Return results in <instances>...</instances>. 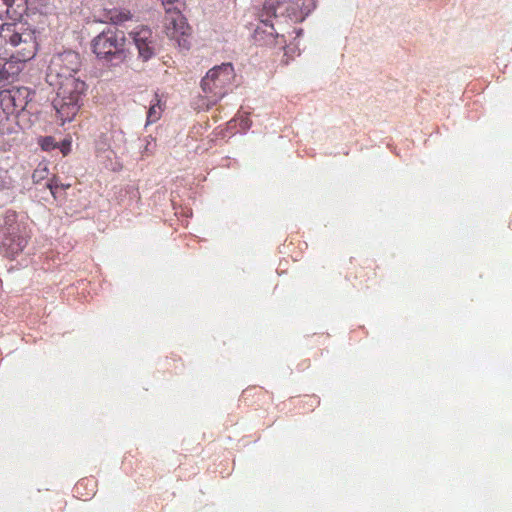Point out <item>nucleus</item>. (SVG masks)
Listing matches in <instances>:
<instances>
[{"label": "nucleus", "mask_w": 512, "mask_h": 512, "mask_svg": "<svg viewBox=\"0 0 512 512\" xmlns=\"http://www.w3.org/2000/svg\"><path fill=\"white\" fill-rule=\"evenodd\" d=\"M80 67V55L74 51H64L54 55L47 68L46 81L56 90L53 107L62 125L77 115L87 88L78 76Z\"/></svg>", "instance_id": "1"}, {"label": "nucleus", "mask_w": 512, "mask_h": 512, "mask_svg": "<svg viewBox=\"0 0 512 512\" xmlns=\"http://www.w3.org/2000/svg\"><path fill=\"white\" fill-rule=\"evenodd\" d=\"M37 52L35 31L22 23H5L0 26V86L14 82L22 68L19 63L31 60Z\"/></svg>", "instance_id": "2"}, {"label": "nucleus", "mask_w": 512, "mask_h": 512, "mask_svg": "<svg viewBox=\"0 0 512 512\" xmlns=\"http://www.w3.org/2000/svg\"><path fill=\"white\" fill-rule=\"evenodd\" d=\"M235 76L231 63L215 66L206 73L201 81V88L212 105H215L232 89Z\"/></svg>", "instance_id": "3"}, {"label": "nucleus", "mask_w": 512, "mask_h": 512, "mask_svg": "<svg viewBox=\"0 0 512 512\" xmlns=\"http://www.w3.org/2000/svg\"><path fill=\"white\" fill-rule=\"evenodd\" d=\"M126 45L122 31L108 28L93 38L91 48L98 59L112 61L121 58Z\"/></svg>", "instance_id": "4"}, {"label": "nucleus", "mask_w": 512, "mask_h": 512, "mask_svg": "<svg viewBox=\"0 0 512 512\" xmlns=\"http://www.w3.org/2000/svg\"><path fill=\"white\" fill-rule=\"evenodd\" d=\"M29 233L23 223L8 220L0 227V247L7 256L13 257L26 247Z\"/></svg>", "instance_id": "5"}, {"label": "nucleus", "mask_w": 512, "mask_h": 512, "mask_svg": "<svg viewBox=\"0 0 512 512\" xmlns=\"http://www.w3.org/2000/svg\"><path fill=\"white\" fill-rule=\"evenodd\" d=\"M164 27L166 35L170 39L175 40L179 47L189 48L191 28L180 10L166 8Z\"/></svg>", "instance_id": "6"}, {"label": "nucleus", "mask_w": 512, "mask_h": 512, "mask_svg": "<svg viewBox=\"0 0 512 512\" xmlns=\"http://www.w3.org/2000/svg\"><path fill=\"white\" fill-rule=\"evenodd\" d=\"M34 92L27 87H13L0 92V106L8 115L18 114L25 110L34 96Z\"/></svg>", "instance_id": "7"}, {"label": "nucleus", "mask_w": 512, "mask_h": 512, "mask_svg": "<svg viewBox=\"0 0 512 512\" xmlns=\"http://www.w3.org/2000/svg\"><path fill=\"white\" fill-rule=\"evenodd\" d=\"M298 6L299 0H265L260 19L261 25H259L256 28V35H259L260 33H265L273 38L278 37L274 25L270 22V18L276 17L277 11L282 7H285V11L288 13V15H290V9H293L294 7Z\"/></svg>", "instance_id": "8"}, {"label": "nucleus", "mask_w": 512, "mask_h": 512, "mask_svg": "<svg viewBox=\"0 0 512 512\" xmlns=\"http://www.w3.org/2000/svg\"><path fill=\"white\" fill-rule=\"evenodd\" d=\"M138 51V57L146 62L154 57L157 51V36L147 26H140L129 33Z\"/></svg>", "instance_id": "9"}, {"label": "nucleus", "mask_w": 512, "mask_h": 512, "mask_svg": "<svg viewBox=\"0 0 512 512\" xmlns=\"http://www.w3.org/2000/svg\"><path fill=\"white\" fill-rule=\"evenodd\" d=\"M165 109V102L162 101L160 96L155 93L153 100L151 101L150 107L147 112V124L157 122Z\"/></svg>", "instance_id": "10"}, {"label": "nucleus", "mask_w": 512, "mask_h": 512, "mask_svg": "<svg viewBox=\"0 0 512 512\" xmlns=\"http://www.w3.org/2000/svg\"><path fill=\"white\" fill-rule=\"evenodd\" d=\"M132 14L127 9H112L107 12V19L114 25H121L131 20Z\"/></svg>", "instance_id": "11"}, {"label": "nucleus", "mask_w": 512, "mask_h": 512, "mask_svg": "<svg viewBox=\"0 0 512 512\" xmlns=\"http://www.w3.org/2000/svg\"><path fill=\"white\" fill-rule=\"evenodd\" d=\"M95 483L90 479H81L75 485L76 493L81 497H89L94 494Z\"/></svg>", "instance_id": "12"}, {"label": "nucleus", "mask_w": 512, "mask_h": 512, "mask_svg": "<svg viewBox=\"0 0 512 512\" xmlns=\"http://www.w3.org/2000/svg\"><path fill=\"white\" fill-rule=\"evenodd\" d=\"M48 175V164L46 162H40L32 173V180L37 184L46 179Z\"/></svg>", "instance_id": "13"}, {"label": "nucleus", "mask_w": 512, "mask_h": 512, "mask_svg": "<svg viewBox=\"0 0 512 512\" xmlns=\"http://www.w3.org/2000/svg\"><path fill=\"white\" fill-rule=\"evenodd\" d=\"M39 144H40L41 148L45 151H50L55 148H58V144L55 142L54 138L51 136H46V137L42 138L39 141Z\"/></svg>", "instance_id": "14"}, {"label": "nucleus", "mask_w": 512, "mask_h": 512, "mask_svg": "<svg viewBox=\"0 0 512 512\" xmlns=\"http://www.w3.org/2000/svg\"><path fill=\"white\" fill-rule=\"evenodd\" d=\"M15 0H0V18L5 15H11V10Z\"/></svg>", "instance_id": "15"}, {"label": "nucleus", "mask_w": 512, "mask_h": 512, "mask_svg": "<svg viewBox=\"0 0 512 512\" xmlns=\"http://www.w3.org/2000/svg\"><path fill=\"white\" fill-rule=\"evenodd\" d=\"M61 183L59 182L57 177H53L48 183L47 187L49 188L51 194L55 197L56 191L60 188Z\"/></svg>", "instance_id": "16"}, {"label": "nucleus", "mask_w": 512, "mask_h": 512, "mask_svg": "<svg viewBox=\"0 0 512 512\" xmlns=\"http://www.w3.org/2000/svg\"><path fill=\"white\" fill-rule=\"evenodd\" d=\"M60 150L64 156H66L70 150H71V141L70 140H64L61 143Z\"/></svg>", "instance_id": "17"}, {"label": "nucleus", "mask_w": 512, "mask_h": 512, "mask_svg": "<svg viewBox=\"0 0 512 512\" xmlns=\"http://www.w3.org/2000/svg\"><path fill=\"white\" fill-rule=\"evenodd\" d=\"M14 186V181L11 179V177H6L3 181L2 187L5 189H11Z\"/></svg>", "instance_id": "18"}, {"label": "nucleus", "mask_w": 512, "mask_h": 512, "mask_svg": "<svg viewBox=\"0 0 512 512\" xmlns=\"http://www.w3.org/2000/svg\"><path fill=\"white\" fill-rule=\"evenodd\" d=\"M178 0H161L162 4L163 5H172L174 4L175 2H177Z\"/></svg>", "instance_id": "19"}, {"label": "nucleus", "mask_w": 512, "mask_h": 512, "mask_svg": "<svg viewBox=\"0 0 512 512\" xmlns=\"http://www.w3.org/2000/svg\"><path fill=\"white\" fill-rule=\"evenodd\" d=\"M307 3V7L314 6V3L312 0H303V5Z\"/></svg>", "instance_id": "20"}, {"label": "nucleus", "mask_w": 512, "mask_h": 512, "mask_svg": "<svg viewBox=\"0 0 512 512\" xmlns=\"http://www.w3.org/2000/svg\"><path fill=\"white\" fill-rule=\"evenodd\" d=\"M70 186H71L70 184H62V183H61L60 188H62V189H64V190H65V189L70 188Z\"/></svg>", "instance_id": "21"}]
</instances>
